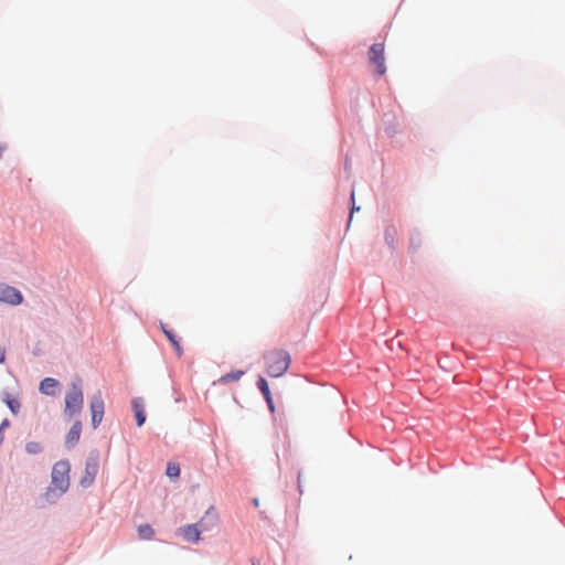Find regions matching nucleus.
<instances>
[{
  "label": "nucleus",
  "mask_w": 565,
  "mask_h": 565,
  "mask_svg": "<svg viewBox=\"0 0 565 565\" xmlns=\"http://www.w3.org/2000/svg\"><path fill=\"white\" fill-rule=\"evenodd\" d=\"M267 373L273 377L284 375L289 369L291 358L289 353L282 349H275L265 354Z\"/></svg>",
  "instance_id": "f257e3e1"
},
{
  "label": "nucleus",
  "mask_w": 565,
  "mask_h": 565,
  "mask_svg": "<svg viewBox=\"0 0 565 565\" xmlns=\"http://www.w3.org/2000/svg\"><path fill=\"white\" fill-rule=\"evenodd\" d=\"M70 470L71 466L67 460L55 462L51 473L50 492H57L58 494L66 492L70 487Z\"/></svg>",
  "instance_id": "f03ea898"
},
{
  "label": "nucleus",
  "mask_w": 565,
  "mask_h": 565,
  "mask_svg": "<svg viewBox=\"0 0 565 565\" xmlns=\"http://www.w3.org/2000/svg\"><path fill=\"white\" fill-rule=\"evenodd\" d=\"M83 404L84 397L81 382H72L70 391L65 395V415L68 417L78 415L83 408Z\"/></svg>",
  "instance_id": "7ed1b4c3"
},
{
  "label": "nucleus",
  "mask_w": 565,
  "mask_h": 565,
  "mask_svg": "<svg viewBox=\"0 0 565 565\" xmlns=\"http://www.w3.org/2000/svg\"><path fill=\"white\" fill-rule=\"evenodd\" d=\"M369 61L375 67V73L379 76H383L386 73L384 43H375L370 47Z\"/></svg>",
  "instance_id": "20e7f679"
},
{
  "label": "nucleus",
  "mask_w": 565,
  "mask_h": 565,
  "mask_svg": "<svg viewBox=\"0 0 565 565\" xmlns=\"http://www.w3.org/2000/svg\"><path fill=\"white\" fill-rule=\"evenodd\" d=\"M90 413H92V425L94 428H97L103 420L105 404L100 392L95 393L89 403Z\"/></svg>",
  "instance_id": "39448f33"
},
{
  "label": "nucleus",
  "mask_w": 565,
  "mask_h": 565,
  "mask_svg": "<svg viewBox=\"0 0 565 565\" xmlns=\"http://www.w3.org/2000/svg\"><path fill=\"white\" fill-rule=\"evenodd\" d=\"M23 301L22 294L14 287L0 284V302L18 306Z\"/></svg>",
  "instance_id": "423d86ee"
},
{
  "label": "nucleus",
  "mask_w": 565,
  "mask_h": 565,
  "mask_svg": "<svg viewBox=\"0 0 565 565\" xmlns=\"http://www.w3.org/2000/svg\"><path fill=\"white\" fill-rule=\"evenodd\" d=\"M98 471V461L95 458H90L85 465V476L81 479L83 487H88L94 482V479Z\"/></svg>",
  "instance_id": "0eeeda50"
},
{
  "label": "nucleus",
  "mask_w": 565,
  "mask_h": 565,
  "mask_svg": "<svg viewBox=\"0 0 565 565\" xmlns=\"http://www.w3.org/2000/svg\"><path fill=\"white\" fill-rule=\"evenodd\" d=\"M131 406H132V411L135 414L137 425L140 427L145 424V420H146L143 399L141 397H135L131 401Z\"/></svg>",
  "instance_id": "6e6552de"
},
{
  "label": "nucleus",
  "mask_w": 565,
  "mask_h": 565,
  "mask_svg": "<svg viewBox=\"0 0 565 565\" xmlns=\"http://www.w3.org/2000/svg\"><path fill=\"white\" fill-rule=\"evenodd\" d=\"M182 535L186 542L196 543L200 541L201 531L196 524H190L181 530Z\"/></svg>",
  "instance_id": "1a4fd4ad"
},
{
  "label": "nucleus",
  "mask_w": 565,
  "mask_h": 565,
  "mask_svg": "<svg viewBox=\"0 0 565 565\" xmlns=\"http://www.w3.org/2000/svg\"><path fill=\"white\" fill-rule=\"evenodd\" d=\"M58 386V382L53 377H45L40 383V392L44 395H54L55 388Z\"/></svg>",
  "instance_id": "9d476101"
},
{
  "label": "nucleus",
  "mask_w": 565,
  "mask_h": 565,
  "mask_svg": "<svg viewBox=\"0 0 565 565\" xmlns=\"http://www.w3.org/2000/svg\"><path fill=\"white\" fill-rule=\"evenodd\" d=\"M81 431H82V425H81V422L77 420L73 424V426L71 427V429L66 436V444H68V446H74L79 439Z\"/></svg>",
  "instance_id": "9b49d317"
},
{
  "label": "nucleus",
  "mask_w": 565,
  "mask_h": 565,
  "mask_svg": "<svg viewBox=\"0 0 565 565\" xmlns=\"http://www.w3.org/2000/svg\"><path fill=\"white\" fill-rule=\"evenodd\" d=\"M243 375H244V371H242V370L232 371V372H230L227 374L222 375L217 380V383H220V384H228V383H232V382H238Z\"/></svg>",
  "instance_id": "f8f14e48"
},
{
  "label": "nucleus",
  "mask_w": 565,
  "mask_h": 565,
  "mask_svg": "<svg viewBox=\"0 0 565 565\" xmlns=\"http://www.w3.org/2000/svg\"><path fill=\"white\" fill-rule=\"evenodd\" d=\"M137 532L140 540H151L156 534L154 530L149 524H140Z\"/></svg>",
  "instance_id": "ddd939ff"
},
{
  "label": "nucleus",
  "mask_w": 565,
  "mask_h": 565,
  "mask_svg": "<svg viewBox=\"0 0 565 565\" xmlns=\"http://www.w3.org/2000/svg\"><path fill=\"white\" fill-rule=\"evenodd\" d=\"M162 331L163 333L166 334V337L169 339V341L171 342V344L173 345L174 350L177 351L178 355L181 356L182 355V348L180 345V342L179 340L177 339V337L173 334L172 331L170 330H167L166 328L162 327Z\"/></svg>",
  "instance_id": "4468645a"
},
{
  "label": "nucleus",
  "mask_w": 565,
  "mask_h": 565,
  "mask_svg": "<svg viewBox=\"0 0 565 565\" xmlns=\"http://www.w3.org/2000/svg\"><path fill=\"white\" fill-rule=\"evenodd\" d=\"M3 402L7 404V406L13 414H18L20 409V402L18 399L11 397L9 394H6L3 397Z\"/></svg>",
  "instance_id": "2eb2a0df"
},
{
  "label": "nucleus",
  "mask_w": 565,
  "mask_h": 565,
  "mask_svg": "<svg viewBox=\"0 0 565 565\" xmlns=\"http://www.w3.org/2000/svg\"><path fill=\"white\" fill-rule=\"evenodd\" d=\"M25 450L31 455H36L42 451V445L38 441H30L25 445Z\"/></svg>",
  "instance_id": "dca6fc26"
},
{
  "label": "nucleus",
  "mask_w": 565,
  "mask_h": 565,
  "mask_svg": "<svg viewBox=\"0 0 565 565\" xmlns=\"http://www.w3.org/2000/svg\"><path fill=\"white\" fill-rule=\"evenodd\" d=\"M166 473L170 478H178L180 476V467L177 463H169Z\"/></svg>",
  "instance_id": "f3484780"
},
{
  "label": "nucleus",
  "mask_w": 565,
  "mask_h": 565,
  "mask_svg": "<svg viewBox=\"0 0 565 565\" xmlns=\"http://www.w3.org/2000/svg\"><path fill=\"white\" fill-rule=\"evenodd\" d=\"M257 384H258V388H259V391L262 392V394H264V393H268V391H269V386H268V383H267L266 379H264V377H259V380H258V383H257Z\"/></svg>",
  "instance_id": "a211bd4d"
},
{
  "label": "nucleus",
  "mask_w": 565,
  "mask_h": 565,
  "mask_svg": "<svg viewBox=\"0 0 565 565\" xmlns=\"http://www.w3.org/2000/svg\"><path fill=\"white\" fill-rule=\"evenodd\" d=\"M263 395H264L266 402L268 403L269 408L273 411L274 409V404H273V398H271L270 391H268V393H264Z\"/></svg>",
  "instance_id": "6ab92c4d"
},
{
  "label": "nucleus",
  "mask_w": 565,
  "mask_h": 565,
  "mask_svg": "<svg viewBox=\"0 0 565 565\" xmlns=\"http://www.w3.org/2000/svg\"><path fill=\"white\" fill-rule=\"evenodd\" d=\"M354 199H355V194H354V191L351 193V201H352V204H354ZM360 207L359 206H355V205H352V210H351V214L354 212V211H359Z\"/></svg>",
  "instance_id": "aec40b11"
},
{
  "label": "nucleus",
  "mask_w": 565,
  "mask_h": 565,
  "mask_svg": "<svg viewBox=\"0 0 565 565\" xmlns=\"http://www.w3.org/2000/svg\"><path fill=\"white\" fill-rule=\"evenodd\" d=\"M9 420L8 419H4L2 423H1V426H0V431L2 433V430L9 426Z\"/></svg>",
  "instance_id": "412c9836"
},
{
  "label": "nucleus",
  "mask_w": 565,
  "mask_h": 565,
  "mask_svg": "<svg viewBox=\"0 0 565 565\" xmlns=\"http://www.w3.org/2000/svg\"><path fill=\"white\" fill-rule=\"evenodd\" d=\"M4 359H6L4 350L0 349V363L4 362Z\"/></svg>",
  "instance_id": "4be33fe9"
},
{
  "label": "nucleus",
  "mask_w": 565,
  "mask_h": 565,
  "mask_svg": "<svg viewBox=\"0 0 565 565\" xmlns=\"http://www.w3.org/2000/svg\"><path fill=\"white\" fill-rule=\"evenodd\" d=\"M2 440H3V435H2V433L0 431V444L2 443Z\"/></svg>",
  "instance_id": "5701e85b"
},
{
  "label": "nucleus",
  "mask_w": 565,
  "mask_h": 565,
  "mask_svg": "<svg viewBox=\"0 0 565 565\" xmlns=\"http://www.w3.org/2000/svg\"><path fill=\"white\" fill-rule=\"evenodd\" d=\"M253 565H259V563L258 562H253Z\"/></svg>",
  "instance_id": "b1692460"
}]
</instances>
